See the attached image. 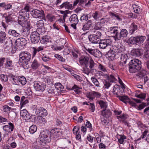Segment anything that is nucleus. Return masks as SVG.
I'll use <instances>...</instances> for the list:
<instances>
[{
	"label": "nucleus",
	"instance_id": "a211bd4d",
	"mask_svg": "<svg viewBox=\"0 0 149 149\" xmlns=\"http://www.w3.org/2000/svg\"><path fill=\"white\" fill-rule=\"evenodd\" d=\"M72 4L67 1L65 2L59 6V9H71L72 8Z\"/></svg>",
	"mask_w": 149,
	"mask_h": 149
},
{
	"label": "nucleus",
	"instance_id": "ea45409f",
	"mask_svg": "<svg viewBox=\"0 0 149 149\" xmlns=\"http://www.w3.org/2000/svg\"><path fill=\"white\" fill-rule=\"evenodd\" d=\"M91 80L96 86L100 87V83L96 78L93 77L91 78Z\"/></svg>",
	"mask_w": 149,
	"mask_h": 149
},
{
	"label": "nucleus",
	"instance_id": "c9c22d12",
	"mask_svg": "<svg viewBox=\"0 0 149 149\" xmlns=\"http://www.w3.org/2000/svg\"><path fill=\"white\" fill-rule=\"evenodd\" d=\"M147 72L144 69H142L138 74V76L141 78H143V77L146 76Z\"/></svg>",
	"mask_w": 149,
	"mask_h": 149
},
{
	"label": "nucleus",
	"instance_id": "b1692460",
	"mask_svg": "<svg viewBox=\"0 0 149 149\" xmlns=\"http://www.w3.org/2000/svg\"><path fill=\"white\" fill-rule=\"evenodd\" d=\"M38 123L41 126L44 125L47 122V120L41 116H39L37 117Z\"/></svg>",
	"mask_w": 149,
	"mask_h": 149
},
{
	"label": "nucleus",
	"instance_id": "49530a36",
	"mask_svg": "<svg viewBox=\"0 0 149 149\" xmlns=\"http://www.w3.org/2000/svg\"><path fill=\"white\" fill-rule=\"evenodd\" d=\"M119 88L120 87L118 85H116L114 86L113 87V91L114 94L116 95H118V90L120 89Z\"/></svg>",
	"mask_w": 149,
	"mask_h": 149
},
{
	"label": "nucleus",
	"instance_id": "423d86ee",
	"mask_svg": "<svg viewBox=\"0 0 149 149\" xmlns=\"http://www.w3.org/2000/svg\"><path fill=\"white\" fill-rule=\"evenodd\" d=\"M31 13L33 17L42 19L45 22H46L44 11L42 10L33 9L31 12Z\"/></svg>",
	"mask_w": 149,
	"mask_h": 149
},
{
	"label": "nucleus",
	"instance_id": "4be33fe9",
	"mask_svg": "<svg viewBox=\"0 0 149 149\" xmlns=\"http://www.w3.org/2000/svg\"><path fill=\"white\" fill-rule=\"evenodd\" d=\"M100 113L101 115L106 118L110 117L111 114V112L109 110L105 109H103L100 112Z\"/></svg>",
	"mask_w": 149,
	"mask_h": 149
},
{
	"label": "nucleus",
	"instance_id": "2f4dec72",
	"mask_svg": "<svg viewBox=\"0 0 149 149\" xmlns=\"http://www.w3.org/2000/svg\"><path fill=\"white\" fill-rule=\"evenodd\" d=\"M115 49V46H113L108 52L107 54L109 57H113L116 54V50Z\"/></svg>",
	"mask_w": 149,
	"mask_h": 149
},
{
	"label": "nucleus",
	"instance_id": "7ed1b4c3",
	"mask_svg": "<svg viewBox=\"0 0 149 149\" xmlns=\"http://www.w3.org/2000/svg\"><path fill=\"white\" fill-rule=\"evenodd\" d=\"M141 61L137 59L132 60L129 63V71L131 73H134L140 70L141 68Z\"/></svg>",
	"mask_w": 149,
	"mask_h": 149
},
{
	"label": "nucleus",
	"instance_id": "58836bf2",
	"mask_svg": "<svg viewBox=\"0 0 149 149\" xmlns=\"http://www.w3.org/2000/svg\"><path fill=\"white\" fill-rule=\"evenodd\" d=\"M45 21L43 20H40L38 21L37 22V25L38 28L44 27V26L45 23Z\"/></svg>",
	"mask_w": 149,
	"mask_h": 149
},
{
	"label": "nucleus",
	"instance_id": "3c124183",
	"mask_svg": "<svg viewBox=\"0 0 149 149\" xmlns=\"http://www.w3.org/2000/svg\"><path fill=\"white\" fill-rule=\"evenodd\" d=\"M99 104L101 108H103L104 109H105L107 107V103L102 101H100L99 102Z\"/></svg>",
	"mask_w": 149,
	"mask_h": 149
},
{
	"label": "nucleus",
	"instance_id": "5701e85b",
	"mask_svg": "<svg viewBox=\"0 0 149 149\" xmlns=\"http://www.w3.org/2000/svg\"><path fill=\"white\" fill-rule=\"evenodd\" d=\"M141 102V100L139 99H132L131 100L129 99L128 103L130 104L133 106H135L136 105V103H140Z\"/></svg>",
	"mask_w": 149,
	"mask_h": 149
},
{
	"label": "nucleus",
	"instance_id": "f704fd0d",
	"mask_svg": "<svg viewBox=\"0 0 149 149\" xmlns=\"http://www.w3.org/2000/svg\"><path fill=\"white\" fill-rule=\"evenodd\" d=\"M17 79L19 82L21 84L24 85L26 84V79L24 77H19Z\"/></svg>",
	"mask_w": 149,
	"mask_h": 149
},
{
	"label": "nucleus",
	"instance_id": "c85d7f7f",
	"mask_svg": "<svg viewBox=\"0 0 149 149\" xmlns=\"http://www.w3.org/2000/svg\"><path fill=\"white\" fill-rule=\"evenodd\" d=\"M119 78V77L117 76H114L113 74H111L109 76H108V77H107V79L109 81L111 82H115L117 81L118 78Z\"/></svg>",
	"mask_w": 149,
	"mask_h": 149
},
{
	"label": "nucleus",
	"instance_id": "6e6d98bb",
	"mask_svg": "<svg viewBox=\"0 0 149 149\" xmlns=\"http://www.w3.org/2000/svg\"><path fill=\"white\" fill-rule=\"evenodd\" d=\"M54 57L57 58L59 61L62 62H63L65 61V59L62 56L58 54H55L54 55Z\"/></svg>",
	"mask_w": 149,
	"mask_h": 149
},
{
	"label": "nucleus",
	"instance_id": "1a4fd4ad",
	"mask_svg": "<svg viewBox=\"0 0 149 149\" xmlns=\"http://www.w3.org/2000/svg\"><path fill=\"white\" fill-rule=\"evenodd\" d=\"M49 133V131L46 130L41 132L39 135L40 140L42 142L46 143L49 141V140L48 139V135Z\"/></svg>",
	"mask_w": 149,
	"mask_h": 149
},
{
	"label": "nucleus",
	"instance_id": "a18cd8bd",
	"mask_svg": "<svg viewBox=\"0 0 149 149\" xmlns=\"http://www.w3.org/2000/svg\"><path fill=\"white\" fill-rule=\"evenodd\" d=\"M133 7L134 12L136 13H139L141 12V10L139 6L134 5Z\"/></svg>",
	"mask_w": 149,
	"mask_h": 149
},
{
	"label": "nucleus",
	"instance_id": "8fccbe9b",
	"mask_svg": "<svg viewBox=\"0 0 149 149\" xmlns=\"http://www.w3.org/2000/svg\"><path fill=\"white\" fill-rule=\"evenodd\" d=\"M102 25L100 22L96 23L94 27V31H97L100 30L102 27Z\"/></svg>",
	"mask_w": 149,
	"mask_h": 149
},
{
	"label": "nucleus",
	"instance_id": "052dcab7",
	"mask_svg": "<svg viewBox=\"0 0 149 149\" xmlns=\"http://www.w3.org/2000/svg\"><path fill=\"white\" fill-rule=\"evenodd\" d=\"M148 132V130H146L142 133V134L139 139H138L137 140L139 141L141 139H143L146 136L147 133Z\"/></svg>",
	"mask_w": 149,
	"mask_h": 149
},
{
	"label": "nucleus",
	"instance_id": "bf43d9fd",
	"mask_svg": "<svg viewBox=\"0 0 149 149\" xmlns=\"http://www.w3.org/2000/svg\"><path fill=\"white\" fill-rule=\"evenodd\" d=\"M80 88L79 87L76 85H74L72 87V90H74V91L77 94L79 93L80 92V91L79 90Z\"/></svg>",
	"mask_w": 149,
	"mask_h": 149
},
{
	"label": "nucleus",
	"instance_id": "f3484780",
	"mask_svg": "<svg viewBox=\"0 0 149 149\" xmlns=\"http://www.w3.org/2000/svg\"><path fill=\"white\" fill-rule=\"evenodd\" d=\"M109 30L110 31L111 34L113 35V36L116 40H117L116 36H118V27L116 26L111 27L109 28Z\"/></svg>",
	"mask_w": 149,
	"mask_h": 149
},
{
	"label": "nucleus",
	"instance_id": "2eb2a0df",
	"mask_svg": "<svg viewBox=\"0 0 149 149\" xmlns=\"http://www.w3.org/2000/svg\"><path fill=\"white\" fill-rule=\"evenodd\" d=\"M86 50L90 54L95 57H98L100 56L101 53L97 49H92L90 48L86 49Z\"/></svg>",
	"mask_w": 149,
	"mask_h": 149
},
{
	"label": "nucleus",
	"instance_id": "393cba45",
	"mask_svg": "<svg viewBox=\"0 0 149 149\" xmlns=\"http://www.w3.org/2000/svg\"><path fill=\"white\" fill-rule=\"evenodd\" d=\"M7 38L5 33L1 31L0 32V43H3Z\"/></svg>",
	"mask_w": 149,
	"mask_h": 149
},
{
	"label": "nucleus",
	"instance_id": "72a5a7b5",
	"mask_svg": "<svg viewBox=\"0 0 149 149\" xmlns=\"http://www.w3.org/2000/svg\"><path fill=\"white\" fill-rule=\"evenodd\" d=\"M13 63L8 58L7 59L6 63L5 64V66L6 68L8 69H12L13 67Z\"/></svg>",
	"mask_w": 149,
	"mask_h": 149
},
{
	"label": "nucleus",
	"instance_id": "c756f323",
	"mask_svg": "<svg viewBox=\"0 0 149 149\" xmlns=\"http://www.w3.org/2000/svg\"><path fill=\"white\" fill-rule=\"evenodd\" d=\"M128 59V56L127 54H121L120 57V63L122 64H126Z\"/></svg>",
	"mask_w": 149,
	"mask_h": 149
},
{
	"label": "nucleus",
	"instance_id": "7c9ffc66",
	"mask_svg": "<svg viewBox=\"0 0 149 149\" xmlns=\"http://www.w3.org/2000/svg\"><path fill=\"white\" fill-rule=\"evenodd\" d=\"M131 54L134 56H138L141 55L140 49H134L131 52Z\"/></svg>",
	"mask_w": 149,
	"mask_h": 149
},
{
	"label": "nucleus",
	"instance_id": "69168bd1",
	"mask_svg": "<svg viewBox=\"0 0 149 149\" xmlns=\"http://www.w3.org/2000/svg\"><path fill=\"white\" fill-rule=\"evenodd\" d=\"M47 18L50 22L53 21L55 19L54 16L50 15H48L46 16Z\"/></svg>",
	"mask_w": 149,
	"mask_h": 149
},
{
	"label": "nucleus",
	"instance_id": "37998d69",
	"mask_svg": "<svg viewBox=\"0 0 149 149\" xmlns=\"http://www.w3.org/2000/svg\"><path fill=\"white\" fill-rule=\"evenodd\" d=\"M37 130V127L36 125H32L29 128V131L31 133L33 134Z\"/></svg>",
	"mask_w": 149,
	"mask_h": 149
},
{
	"label": "nucleus",
	"instance_id": "5fc2aeb1",
	"mask_svg": "<svg viewBox=\"0 0 149 149\" xmlns=\"http://www.w3.org/2000/svg\"><path fill=\"white\" fill-rule=\"evenodd\" d=\"M37 30L38 31L37 32L39 33V34H42L45 33L46 30L45 27H42V28H38Z\"/></svg>",
	"mask_w": 149,
	"mask_h": 149
},
{
	"label": "nucleus",
	"instance_id": "bb28decb",
	"mask_svg": "<svg viewBox=\"0 0 149 149\" xmlns=\"http://www.w3.org/2000/svg\"><path fill=\"white\" fill-rule=\"evenodd\" d=\"M138 29L137 26L134 23H132L129 28L130 33L132 34Z\"/></svg>",
	"mask_w": 149,
	"mask_h": 149
},
{
	"label": "nucleus",
	"instance_id": "9b49d317",
	"mask_svg": "<svg viewBox=\"0 0 149 149\" xmlns=\"http://www.w3.org/2000/svg\"><path fill=\"white\" fill-rule=\"evenodd\" d=\"M62 131L58 129H53L50 131V137L56 139L62 135Z\"/></svg>",
	"mask_w": 149,
	"mask_h": 149
},
{
	"label": "nucleus",
	"instance_id": "0eeeda50",
	"mask_svg": "<svg viewBox=\"0 0 149 149\" xmlns=\"http://www.w3.org/2000/svg\"><path fill=\"white\" fill-rule=\"evenodd\" d=\"M146 39L145 36L132 37L128 40L129 42L132 44L136 45L142 44Z\"/></svg>",
	"mask_w": 149,
	"mask_h": 149
},
{
	"label": "nucleus",
	"instance_id": "aec40b11",
	"mask_svg": "<svg viewBox=\"0 0 149 149\" xmlns=\"http://www.w3.org/2000/svg\"><path fill=\"white\" fill-rule=\"evenodd\" d=\"M128 34V32L126 29H122L121 31L120 34L119 33L118 36L116 37L117 38V40H121L122 37L123 38L126 37Z\"/></svg>",
	"mask_w": 149,
	"mask_h": 149
},
{
	"label": "nucleus",
	"instance_id": "338daca9",
	"mask_svg": "<svg viewBox=\"0 0 149 149\" xmlns=\"http://www.w3.org/2000/svg\"><path fill=\"white\" fill-rule=\"evenodd\" d=\"M42 59L44 62H46L49 61L51 59V58L48 56L43 55L42 57Z\"/></svg>",
	"mask_w": 149,
	"mask_h": 149
},
{
	"label": "nucleus",
	"instance_id": "f8f14e48",
	"mask_svg": "<svg viewBox=\"0 0 149 149\" xmlns=\"http://www.w3.org/2000/svg\"><path fill=\"white\" fill-rule=\"evenodd\" d=\"M31 6L29 4L25 5L24 8L22 9L19 12L20 16L22 17L23 19H24L26 16L27 15V13H29L31 10Z\"/></svg>",
	"mask_w": 149,
	"mask_h": 149
},
{
	"label": "nucleus",
	"instance_id": "680f3d73",
	"mask_svg": "<svg viewBox=\"0 0 149 149\" xmlns=\"http://www.w3.org/2000/svg\"><path fill=\"white\" fill-rule=\"evenodd\" d=\"M126 139V137L125 136H121L120 138L118 139V141L120 144H123L124 140Z\"/></svg>",
	"mask_w": 149,
	"mask_h": 149
},
{
	"label": "nucleus",
	"instance_id": "4c0bfd02",
	"mask_svg": "<svg viewBox=\"0 0 149 149\" xmlns=\"http://www.w3.org/2000/svg\"><path fill=\"white\" fill-rule=\"evenodd\" d=\"M39 65L37 61L36 60H34L32 62L31 67L33 69H36Z\"/></svg>",
	"mask_w": 149,
	"mask_h": 149
},
{
	"label": "nucleus",
	"instance_id": "0e129e2a",
	"mask_svg": "<svg viewBox=\"0 0 149 149\" xmlns=\"http://www.w3.org/2000/svg\"><path fill=\"white\" fill-rule=\"evenodd\" d=\"M11 107H9L8 105H6L3 107V110L4 112H7L11 109Z\"/></svg>",
	"mask_w": 149,
	"mask_h": 149
},
{
	"label": "nucleus",
	"instance_id": "603ef678",
	"mask_svg": "<svg viewBox=\"0 0 149 149\" xmlns=\"http://www.w3.org/2000/svg\"><path fill=\"white\" fill-rule=\"evenodd\" d=\"M49 42V40L47 37L43 36L40 40V42L43 44H46Z\"/></svg>",
	"mask_w": 149,
	"mask_h": 149
},
{
	"label": "nucleus",
	"instance_id": "dca6fc26",
	"mask_svg": "<svg viewBox=\"0 0 149 149\" xmlns=\"http://www.w3.org/2000/svg\"><path fill=\"white\" fill-rule=\"evenodd\" d=\"M20 116L24 120H28L30 118V116L26 110H22L20 112Z\"/></svg>",
	"mask_w": 149,
	"mask_h": 149
},
{
	"label": "nucleus",
	"instance_id": "ddd939ff",
	"mask_svg": "<svg viewBox=\"0 0 149 149\" xmlns=\"http://www.w3.org/2000/svg\"><path fill=\"white\" fill-rule=\"evenodd\" d=\"M111 44V40L110 39H104L100 40L99 42V47L101 49H105Z\"/></svg>",
	"mask_w": 149,
	"mask_h": 149
},
{
	"label": "nucleus",
	"instance_id": "412c9836",
	"mask_svg": "<svg viewBox=\"0 0 149 149\" xmlns=\"http://www.w3.org/2000/svg\"><path fill=\"white\" fill-rule=\"evenodd\" d=\"M69 20L70 23L75 24H77L78 22L77 15L75 14H73L71 15Z\"/></svg>",
	"mask_w": 149,
	"mask_h": 149
},
{
	"label": "nucleus",
	"instance_id": "774afa93",
	"mask_svg": "<svg viewBox=\"0 0 149 149\" xmlns=\"http://www.w3.org/2000/svg\"><path fill=\"white\" fill-rule=\"evenodd\" d=\"M146 106V104L145 103H143L141 104H140L137 108L138 110H141L143 109Z\"/></svg>",
	"mask_w": 149,
	"mask_h": 149
},
{
	"label": "nucleus",
	"instance_id": "de8ad7c7",
	"mask_svg": "<svg viewBox=\"0 0 149 149\" xmlns=\"http://www.w3.org/2000/svg\"><path fill=\"white\" fill-rule=\"evenodd\" d=\"M109 15L111 17L114 18L118 20H121L119 16L117 14H115L111 12H109Z\"/></svg>",
	"mask_w": 149,
	"mask_h": 149
},
{
	"label": "nucleus",
	"instance_id": "39448f33",
	"mask_svg": "<svg viewBox=\"0 0 149 149\" xmlns=\"http://www.w3.org/2000/svg\"><path fill=\"white\" fill-rule=\"evenodd\" d=\"M101 35V33L100 31H94L93 33L89 35L88 38L91 43L96 44L99 42Z\"/></svg>",
	"mask_w": 149,
	"mask_h": 149
},
{
	"label": "nucleus",
	"instance_id": "79ce46f5",
	"mask_svg": "<svg viewBox=\"0 0 149 149\" xmlns=\"http://www.w3.org/2000/svg\"><path fill=\"white\" fill-rule=\"evenodd\" d=\"M128 117V115L124 113H123L122 115L117 116V118L121 121H122L123 120H125V119L127 118Z\"/></svg>",
	"mask_w": 149,
	"mask_h": 149
},
{
	"label": "nucleus",
	"instance_id": "a878e982",
	"mask_svg": "<svg viewBox=\"0 0 149 149\" xmlns=\"http://www.w3.org/2000/svg\"><path fill=\"white\" fill-rule=\"evenodd\" d=\"M20 102L21 109L22 107H24L26 104L29 103V101L25 96H23L21 98Z\"/></svg>",
	"mask_w": 149,
	"mask_h": 149
},
{
	"label": "nucleus",
	"instance_id": "cd10ccee",
	"mask_svg": "<svg viewBox=\"0 0 149 149\" xmlns=\"http://www.w3.org/2000/svg\"><path fill=\"white\" fill-rule=\"evenodd\" d=\"M115 49L116 50V54L117 55L121 54L125 51V49L123 46L118 45L117 47L115 46Z\"/></svg>",
	"mask_w": 149,
	"mask_h": 149
},
{
	"label": "nucleus",
	"instance_id": "13d9d810",
	"mask_svg": "<svg viewBox=\"0 0 149 149\" xmlns=\"http://www.w3.org/2000/svg\"><path fill=\"white\" fill-rule=\"evenodd\" d=\"M88 19V15L86 14H84L81 16L80 19L81 21H84L87 20Z\"/></svg>",
	"mask_w": 149,
	"mask_h": 149
},
{
	"label": "nucleus",
	"instance_id": "f257e3e1",
	"mask_svg": "<svg viewBox=\"0 0 149 149\" xmlns=\"http://www.w3.org/2000/svg\"><path fill=\"white\" fill-rule=\"evenodd\" d=\"M89 58L87 56H83L79 58V62L81 65H84L82 69L83 73L88 75L90 73H93L94 70L95 63L93 59H91L89 61Z\"/></svg>",
	"mask_w": 149,
	"mask_h": 149
},
{
	"label": "nucleus",
	"instance_id": "864d4df0",
	"mask_svg": "<svg viewBox=\"0 0 149 149\" xmlns=\"http://www.w3.org/2000/svg\"><path fill=\"white\" fill-rule=\"evenodd\" d=\"M135 96L138 98L145 100L146 97V94L145 93H141L139 94L136 95Z\"/></svg>",
	"mask_w": 149,
	"mask_h": 149
},
{
	"label": "nucleus",
	"instance_id": "f03ea898",
	"mask_svg": "<svg viewBox=\"0 0 149 149\" xmlns=\"http://www.w3.org/2000/svg\"><path fill=\"white\" fill-rule=\"evenodd\" d=\"M25 24L27 23V26H24V28H22L21 27L20 28V30L15 31L14 30H9L8 33L15 37H19L21 35H22L24 36H26L29 34V31L30 29V26L29 23H28L27 22H24Z\"/></svg>",
	"mask_w": 149,
	"mask_h": 149
},
{
	"label": "nucleus",
	"instance_id": "4d7b16f0",
	"mask_svg": "<svg viewBox=\"0 0 149 149\" xmlns=\"http://www.w3.org/2000/svg\"><path fill=\"white\" fill-rule=\"evenodd\" d=\"M11 14L5 17V19L6 22L8 24L10 22H12L13 20V18L11 16Z\"/></svg>",
	"mask_w": 149,
	"mask_h": 149
},
{
	"label": "nucleus",
	"instance_id": "473e14b6",
	"mask_svg": "<svg viewBox=\"0 0 149 149\" xmlns=\"http://www.w3.org/2000/svg\"><path fill=\"white\" fill-rule=\"evenodd\" d=\"M117 97L120 100L126 104H127L129 98L127 96L118 95L117 96Z\"/></svg>",
	"mask_w": 149,
	"mask_h": 149
},
{
	"label": "nucleus",
	"instance_id": "6e6552de",
	"mask_svg": "<svg viewBox=\"0 0 149 149\" xmlns=\"http://www.w3.org/2000/svg\"><path fill=\"white\" fill-rule=\"evenodd\" d=\"M26 43V41L25 39L23 38H20L17 39L15 42L13 48L16 49L19 48H22V47L25 45Z\"/></svg>",
	"mask_w": 149,
	"mask_h": 149
},
{
	"label": "nucleus",
	"instance_id": "e433bc0d",
	"mask_svg": "<svg viewBox=\"0 0 149 149\" xmlns=\"http://www.w3.org/2000/svg\"><path fill=\"white\" fill-rule=\"evenodd\" d=\"M5 44H6L7 46L10 47L13 46L12 40L10 38H8L4 42Z\"/></svg>",
	"mask_w": 149,
	"mask_h": 149
},
{
	"label": "nucleus",
	"instance_id": "4468645a",
	"mask_svg": "<svg viewBox=\"0 0 149 149\" xmlns=\"http://www.w3.org/2000/svg\"><path fill=\"white\" fill-rule=\"evenodd\" d=\"M33 86L36 90L41 92H43L46 88V86L45 84L40 82H37L35 83Z\"/></svg>",
	"mask_w": 149,
	"mask_h": 149
},
{
	"label": "nucleus",
	"instance_id": "6ab92c4d",
	"mask_svg": "<svg viewBox=\"0 0 149 149\" xmlns=\"http://www.w3.org/2000/svg\"><path fill=\"white\" fill-rule=\"evenodd\" d=\"M14 128V125L11 123H8V125H5L3 127L4 130L9 133H10L13 131Z\"/></svg>",
	"mask_w": 149,
	"mask_h": 149
},
{
	"label": "nucleus",
	"instance_id": "20e7f679",
	"mask_svg": "<svg viewBox=\"0 0 149 149\" xmlns=\"http://www.w3.org/2000/svg\"><path fill=\"white\" fill-rule=\"evenodd\" d=\"M19 65H24V64H28L31 57V54L26 51L21 52L19 55Z\"/></svg>",
	"mask_w": 149,
	"mask_h": 149
},
{
	"label": "nucleus",
	"instance_id": "09e8293b",
	"mask_svg": "<svg viewBox=\"0 0 149 149\" xmlns=\"http://www.w3.org/2000/svg\"><path fill=\"white\" fill-rule=\"evenodd\" d=\"M98 74L100 76V77L102 78H106L108 77V75L106 73H105L102 71H100L98 72Z\"/></svg>",
	"mask_w": 149,
	"mask_h": 149
},
{
	"label": "nucleus",
	"instance_id": "e2e57ef3",
	"mask_svg": "<svg viewBox=\"0 0 149 149\" xmlns=\"http://www.w3.org/2000/svg\"><path fill=\"white\" fill-rule=\"evenodd\" d=\"M55 88L57 89L61 90L63 88V86L60 83H58L55 84Z\"/></svg>",
	"mask_w": 149,
	"mask_h": 149
},
{
	"label": "nucleus",
	"instance_id": "a19ab883",
	"mask_svg": "<svg viewBox=\"0 0 149 149\" xmlns=\"http://www.w3.org/2000/svg\"><path fill=\"white\" fill-rule=\"evenodd\" d=\"M98 68L100 70L103 71L104 72H106L107 71L106 67L101 64L99 63Z\"/></svg>",
	"mask_w": 149,
	"mask_h": 149
},
{
	"label": "nucleus",
	"instance_id": "9d476101",
	"mask_svg": "<svg viewBox=\"0 0 149 149\" xmlns=\"http://www.w3.org/2000/svg\"><path fill=\"white\" fill-rule=\"evenodd\" d=\"M40 36L37 31L32 32L31 34V40L32 43L35 44L38 43L40 40Z\"/></svg>",
	"mask_w": 149,
	"mask_h": 149
},
{
	"label": "nucleus",
	"instance_id": "c03bdc74",
	"mask_svg": "<svg viewBox=\"0 0 149 149\" xmlns=\"http://www.w3.org/2000/svg\"><path fill=\"white\" fill-rule=\"evenodd\" d=\"M34 109L36 110V114H40L42 113V111L43 109V107L38 108L36 106H34Z\"/></svg>",
	"mask_w": 149,
	"mask_h": 149
}]
</instances>
